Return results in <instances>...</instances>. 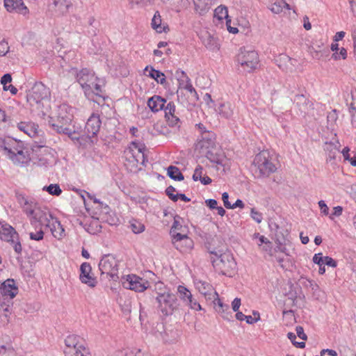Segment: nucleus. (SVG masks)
<instances>
[{
  "mask_svg": "<svg viewBox=\"0 0 356 356\" xmlns=\"http://www.w3.org/2000/svg\"><path fill=\"white\" fill-rule=\"evenodd\" d=\"M0 154L5 156L16 165H24L31 161L23 143L13 138H0Z\"/></svg>",
  "mask_w": 356,
  "mask_h": 356,
  "instance_id": "1",
  "label": "nucleus"
},
{
  "mask_svg": "<svg viewBox=\"0 0 356 356\" xmlns=\"http://www.w3.org/2000/svg\"><path fill=\"white\" fill-rule=\"evenodd\" d=\"M18 293L14 280L8 279L0 285V326H5L10 321L13 308V299Z\"/></svg>",
  "mask_w": 356,
  "mask_h": 356,
  "instance_id": "2",
  "label": "nucleus"
},
{
  "mask_svg": "<svg viewBox=\"0 0 356 356\" xmlns=\"http://www.w3.org/2000/svg\"><path fill=\"white\" fill-rule=\"evenodd\" d=\"M49 92L42 83L35 84L27 96V101L31 106H35L43 115L48 113L50 102L48 98Z\"/></svg>",
  "mask_w": 356,
  "mask_h": 356,
  "instance_id": "3",
  "label": "nucleus"
},
{
  "mask_svg": "<svg viewBox=\"0 0 356 356\" xmlns=\"http://www.w3.org/2000/svg\"><path fill=\"white\" fill-rule=\"evenodd\" d=\"M216 257H211V262L216 270L222 275H229L236 269V263L230 252L218 254L216 252H211Z\"/></svg>",
  "mask_w": 356,
  "mask_h": 356,
  "instance_id": "4",
  "label": "nucleus"
},
{
  "mask_svg": "<svg viewBox=\"0 0 356 356\" xmlns=\"http://www.w3.org/2000/svg\"><path fill=\"white\" fill-rule=\"evenodd\" d=\"M158 303L159 310L164 316L172 315L175 311L178 309L179 303L175 294L170 291L158 293L156 297Z\"/></svg>",
  "mask_w": 356,
  "mask_h": 356,
  "instance_id": "5",
  "label": "nucleus"
},
{
  "mask_svg": "<svg viewBox=\"0 0 356 356\" xmlns=\"http://www.w3.org/2000/svg\"><path fill=\"white\" fill-rule=\"evenodd\" d=\"M65 356H90L88 350L85 347L83 339L76 335H69L65 340Z\"/></svg>",
  "mask_w": 356,
  "mask_h": 356,
  "instance_id": "6",
  "label": "nucleus"
},
{
  "mask_svg": "<svg viewBox=\"0 0 356 356\" xmlns=\"http://www.w3.org/2000/svg\"><path fill=\"white\" fill-rule=\"evenodd\" d=\"M236 61L243 71L251 72L259 65V55L254 50H247L245 48H241L236 56Z\"/></svg>",
  "mask_w": 356,
  "mask_h": 356,
  "instance_id": "7",
  "label": "nucleus"
},
{
  "mask_svg": "<svg viewBox=\"0 0 356 356\" xmlns=\"http://www.w3.org/2000/svg\"><path fill=\"white\" fill-rule=\"evenodd\" d=\"M253 163L256 168L255 173L258 171L259 177H268L277 169L270 159L269 153L266 151L257 154L254 157Z\"/></svg>",
  "mask_w": 356,
  "mask_h": 356,
  "instance_id": "8",
  "label": "nucleus"
},
{
  "mask_svg": "<svg viewBox=\"0 0 356 356\" xmlns=\"http://www.w3.org/2000/svg\"><path fill=\"white\" fill-rule=\"evenodd\" d=\"M76 80L84 90L85 95L90 98V87L95 81H98L99 79L95 76V73L92 70L83 68L76 74Z\"/></svg>",
  "mask_w": 356,
  "mask_h": 356,
  "instance_id": "9",
  "label": "nucleus"
},
{
  "mask_svg": "<svg viewBox=\"0 0 356 356\" xmlns=\"http://www.w3.org/2000/svg\"><path fill=\"white\" fill-rule=\"evenodd\" d=\"M99 268L102 274L109 275L113 280L118 277V264L114 257L110 254L104 255L99 263Z\"/></svg>",
  "mask_w": 356,
  "mask_h": 356,
  "instance_id": "10",
  "label": "nucleus"
},
{
  "mask_svg": "<svg viewBox=\"0 0 356 356\" xmlns=\"http://www.w3.org/2000/svg\"><path fill=\"white\" fill-rule=\"evenodd\" d=\"M122 285L124 288L135 291L136 292H143L149 287L148 281L136 276L135 275H128L124 278Z\"/></svg>",
  "mask_w": 356,
  "mask_h": 356,
  "instance_id": "11",
  "label": "nucleus"
},
{
  "mask_svg": "<svg viewBox=\"0 0 356 356\" xmlns=\"http://www.w3.org/2000/svg\"><path fill=\"white\" fill-rule=\"evenodd\" d=\"M177 292L179 295V298L191 309L195 311H200L202 309L200 302L193 297L191 292L186 286L182 285L178 286Z\"/></svg>",
  "mask_w": 356,
  "mask_h": 356,
  "instance_id": "12",
  "label": "nucleus"
},
{
  "mask_svg": "<svg viewBox=\"0 0 356 356\" xmlns=\"http://www.w3.org/2000/svg\"><path fill=\"white\" fill-rule=\"evenodd\" d=\"M144 145L133 141L129 147L128 154H130L129 159H132L133 161L136 163L145 165V156L144 154Z\"/></svg>",
  "mask_w": 356,
  "mask_h": 356,
  "instance_id": "13",
  "label": "nucleus"
},
{
  "mask_svg": "<svg viewBox=\"0 0 356 356\" xmlns=\"http://www.w3.org/2000/svg\"><path fill=\"white\" fill-rule=\"evenodd\" d=\"M80 272L79 280L83 284L92 288L97 285V279L91 274L92 267L89 263H83L80 266Z\"/></svg>",
  "mask_w": 356,
  "mask_h": 356,
  "instance_id": "14",
  "label": "nucleus"
},
{
  "mask_svg": "<svg viewBox=\"0 0 356 356\" xmlns=\"http://www.w3.org/2000/svg\"><path fill=\"white\" fill-rule=\"evenodd\" d=\"M175 247L180 252H185L193 247V241L186 234L177 233L173 236L172 239Z\"/></svg>",
  "mask_w": 356,
  "mask_h": 356,
  "instance_id": "15",
  "label": "nucleus"
},
{
  "mask_svg": "<svg viewBox=\"0 0 356 356\" xmlns=\"http://www.w3.org/2000/svg\"><path fill=\"white\" fill-rule=\"evenodd\" d=\"M101 124L102 122L99 115L92 113L88 119L85 127V133L87 136L92 138L97 136L100 129Z\"/></svg>",
  "mask_w": 356,
  "mask_h": 356,
  "instance_id": "16",
  "label": "nucleus"
},
{
  "mask_svg": "<svg viewBox=\"0 0 356 356\" xmlns=\"http://www.w3.org/2000/svg\"><path fill=\"white\" fill-rule=\"evenodd\" d=\"M31 217V223L33 225H35L37 223H39L40 227L42 225H45L49 221V218H52L51 214L43 211L38 207H35L31 213L28 216Z\"/></svg>",
  "mask_w": 356,
  "mask_h": 356,
  "instance_id": "17",
  "label": "nucleus"
},
{
  "mask_svg": "<svg viewBox=\"0 0 356 356\" xmlns=\"http://www.w3.org/2000/svg\"><path fill=\"white\" fill-rule=\"evenodd\" d=\"M50 9L58 15H64L72 6L71 0H49Z\"/></svg>",
  "mask_w": 356,
  "mask_h": 356,
  "instance_id": "18",
  "label": "nucleus"
},
{
  "mask_svg": "<svg viewBox=\"0 0 356 356\" xmlns=\"http://www.w3.org/2000/svg\"><path fill=\"white\" fill-rule=\"evenodd\" d=\"M4 6L9 13L15 12L24 16L29 13L22 0H4Z\"/></svg>",
  "mask_w": 356,
  "mask_h": 356,
  "instance_id": "19",
  "label": "nucleus"
},
{
  "mask_svg": "<svg viewBox=\"0 0 356 356\" xmlns=\"http://www.w3.org/2000/svg\"><path fill=\"white\" fill-rule=\"evenodd\" d=\"M341 145L339 140L334 142H325L323 149L326 153V161L334 163L337 154L339 153Z\"/></svg>",
  "mask_w": 356,
  "mask_h": 356,
  "instance_id": "20",
  "label": "nucleus"
},
{
  "mask_svg": "<svg viewBox=\"0 0 356 356\" xmlns=\"http://www.w3.org/2000/svg\"><path fill=\"white\" fill-rule=\"evenodd\" d=\"M0 238L7 242L14 243L18 234L14 228L7 223H0Z\"/></svg>",
  "mask_w": 356,
  "mask_h": 356,
  "instance_id": "21",
  "label": "nucleus"
},
{
  "mask_svg": "<svg viewBox=\"0 0 356 356\" xmlns=\"http://www.w3.org/2000/svg\"><path fill=\"white\" fill-rule=\"evenodd\" d=\"M294 103L300 111L306 115L309 114L314 109V104L304 95H297L294 98Z\"/></svg>",
  "mask_w": 356,
  "mask_h": 356,
  "instance_id": "22",
  "label": "nucleus"
},
{
  "mask_svg": "<svg viewBox=\"0 0 356 356\" xmlns=\"http://www.w3.org/2000/svg\"><path fill=\"white\" fill-rule=\"evenodd\" d=\"M210 300L213 301L216 311L220 314L224 319L227 321L231 320L232 318V313L230 311L229 306L227 304H224L219 298L218 295L216 298L210 299Z\"/></svg>",
  "mask_w": 356,
  "mask_h": 356,
  "instance_id": "23",
  "label": "nucleus"
},
{
  "mask_svg": "<svg viewBox=\"0 0 356 356\" xmlns=\"http://www.w3.org/2000/svg\"><path fill=\"white\" fill-rule=\"evenodd\" d=\"M196 289L202 294L207 300L216 298L218 293L213 287L208 282L204 281H198L195 283Z\"/></svg>",
  "mask_w": 356,
  "mask_h": 356,
  "instance_id": "24",
  "label": "nucleus"
},
{
  "mask_svg": "<svg viewBox=\"0 0 356 356\" xmlns=\"http://www.w3.org/2000/svg\"><path fill=\"white\" fill-rule=\"evenodd\" d=\"M166 102V99L161 96L154 95L148 99L147 106L152 112L156 113L164 108V105Z\"/></svg>",
  "mask_w": 356,
  "mask_h": 356,
  "instance_id": "25",
  "label": "nucleus"
},
{
  "mask_svg": "<svg viewBox=\"0 0 356 356\" xmlns=\"http://www.w3.org/2000/svg\"><path fill=\"white\" fill-rule=\"evenodd\" d=\"M51 219L52 222H50L49 221L46 226L49 227L51 234L55 238L61 239L65 236V229L63 225L57 219H54L53 218Z\"/></svg>",
  "mask_w": 356,
  "mask_h": 356,
  "instance_id": "26",
  "label": "nucleus"
},
{
  "mask_svg": "<svg viewBox=\"0 0 356 356\" xmlns=\"http://www.w3.org/2000/svg\"><path fill=\"white\" fill-rule=\"evenodd\" d=\"M17 200L27 216L36 207V203L33 200L25 197L24 195L18 194L17 195Z\"/></svg>",
  "mask_w": 356,
  "mask_h": 356,
  "instance_id": "27",
  "label": "nucleus"
},
{
  "mask_svg": "<svg viewBox=\"0 0 356 356\" xmlns=\"http://www.w3.org/2000/svg\"><path fill=\"white\" fill-rule=\"evenodd\" d=\"M49 125L58 134H63L67 136H71L72 134H74V131L72 130L68 127L63 125V124H61L60 121H58L57 119L53 120L52 118H50V120H49Z\"/></svg>",
  "mask_w": 356,
  "mask_h": 356,
  "instance_id": "28",
  "label": "nucleus"
},
{
  "mask_svg": "<svg viewBox=\"0 0 356 356\" xmlns=\"http://www.w3.org/2000/svg\"><path fill=\"white\" fill-rule=\"evenodd\" d=\"M197 129L200 130V131L204 135H207L208 136H202V146L203 147H209L210 146H213L214 144H215V142H214V134H212V133H209L207 131L206 129V127H204V125L202 123H199V124H197L195 125Z\"/></svg>",
  "mask_w": 356,
  "mask_h": 356,
  "instance_id": "29",
  "label": "nucleus"
},
{
  "mask_svg": "<svg viewBox=\"0 0 356 356\" xmlns=\"http://www.w3.org/2000/svg\"><path fill=\"white\" fill-rule=\"evenodd\" d=\"M202 40L204 45L211 51H216L219 49L218 40L216 38L211 35L207 31L202 35Z\"/></svg>",
  "mask_w": 356,
  "mask_h": 356,
  "instance_id": "30",
  "label": "nucleus"
},
{
  "mask_svg": "<svg viewBox=\"0 0 356 356\" xmlns=\"http://www.w3.org/2000/svg\"><path fill=\"white\" fill-rule=\"evenodd\" d=\"M17 127L29 136L33 138L38 135V125L33 122H23L17 124Z\"/></svg>",
  "mask_w": 356,
  "mask_h": 356,
  "instance_id": "31",
  "label": "nucleus"
},
{
  "mask_svg": "<svg viewBox=\"0 0 356 356\" xmlns=\"http://www.w3.org/2000/svg\"><path fill=\"white\" fill-rule=\"evenodd\" d=\"M234 105L229 102H222L219 104L217 111L225 118H230L234 111Z\"/></svg>",
  "mask_w": 356,
  "mask_h": 356,
  "instance_id": "32",
  "label": "nucleus"
},
{
  "mask_svg": "<svg viewBox=\"0 0 356 356\" xmlns=\"http://www.w3.org/2000/svg\"><path fill=\"white\" fill-rule=\"evenodd\" d=\"M145 72H148L147 75L155 79L159 83L163 85L166 82L165 74L159 70H154L152 67L147 66L145 68Z\"/></svg>",
  "mask_w": 356,
  "mask_h": 356,
  "instance_id": "33",
  "label": "nucleus"
},
{
  "mask_svg": "<svg viewBox=\"0 0 356 356\" xmlns=\"http://www.w3.org/2000/svg\"><path fill=\"white\" fill-rule=\"evenodd\" d=\"M58 121H60L65 127H68L72 122V115L66 113L65 105L60 106L59 107L58 113L57 115Z\"/></svg>",
  "mask_w": 356,
  "mask_h": 356,
  "instance_id": "34",
  "label": "nucleus"
},
{
  "mask_svg": "<svg viewBox=\"0 0 356 356\" xmlns=\"http://www.w3.org/2000/svg\"><path fill=\"white\" fill-rule=\"evenodd\" d=\"M195 9L200 15L206 13L211 8V0H193Z\"/></svg>",
  "mask_w": 356,
  "mask_h": 356,
  "instance_id": "35",
  "label": "nucleus"
},
{
  "mask_svg": "<svg viewBox=\"0 0 356 356\" xmlns=\"http://www.w3.org/2000/svg\"><path fill=\"white\" fill-rule=\"evenodd\" d=\"M168 175L175 181H182L184 179L179 169L174 165H170L168 168Z\"/></svg>",
  "mask_w": 356,
  "mask_h": 356,
  "instance_id": "36",
  "label": "nucleus"
},
{
  "mask_svg": "<svg viewBox=\"0 0 356 356\" xmlns=\"http://www.w3.org/2000/svg\"><path fill=\"white\" fill-rule=\"evenodd\" d=\"M152 27L158 33L164 31V27L161 26V17L158 11L155 13L152 19Z\"/></svg>",
  "mask_w": 356,
  "mask_h": 356,
  "instance_id": "37",
  "label": "nucleus"
},
{
  "mask_svg": "<svg viewBox=\"0 0 356 356\" xmlns=\"http://www.w3.org/2000/svg\"><path fill=\"white\" fill-rule=\"evenodd\" d=\"M214 16L221 20L228 17V9L225 6L220 5L214 10Z\"/></svg>",
  "mask_w": 356,
  "mask_h": 356,
  "instance_id": "38",
  "label": "nucleus"
},
{
  "mask_svg": "<svg viewBox=\"0 0 356 356\" xmlns=\"http://www.w3.org/2000/svg\"><path fill=\"white\" fill-rule=\"evenodd\" d=\"M180 73L181 74L182 76L186 77V83L184 88L188 91L195 97V99L197 100L199 99L198 95L191 83V79L186 76L184 71H181Z\"/></svg>",
  "mask_w": 356,
  "mask_h": 356,
  "instance_id": "39",
  "label": "nucleus"
},
{
  "mask_svg": "<svg viewBox=\"0 0 356 356\" xmlns=\"http://www.w3.org/2000/svg\"><path fill=\"white\" fill-rule=\"evenodd\" d=\"M0 356H17V353L10 345H2L0 346Z\"/></svg>",
  "mask_w": 356,
  "mask_h": 356,
  "instance_id": "40",
  "label": "nucleus"
},
{
  "mask_svg": "<svg viewBox=\"0 0 356 356\" xmlns=\"http://www.w3.org/2000/svg\"><path fill=\"white\" fill-rule=\"evenodd\" d=\"M207 157L213 163L220 165H225V159L222 155H214L213 153L208 152Z\"/></svg>",
  "mask_w": 356,
  "mask_h": 356,
  "instance_id": "41",
  "label": "nucleus"
},
{
  "mask_svg": "<svg viewBox=\"0 0 356 356\" xmlns=\"http://www.w3.org/2000/svg\"><path fill=\"white\" fill-rule=\"evenodd\" d=\"M87 23L89 26L88 33L92 35H95L97 31L98 22L93 17H90Z\"/></svg>",
  "mask_w": 356,
  "mask_h": 356,
  "instance_id": "42",
  "label": "nucleus"
},
{
  "mask_svg": "<svg viewBox=\"0 0 356 356\" xmlns=\"http://www.w3.org/2000/svg\"><path fill=\"white\" fill-rule=\"evenodd\" d=\"M164 327L162 323H157L152 330V334L158 339H163Z\"/></svg>",
  "mask_w": 356,
  "mask_h": 356,
  "instance_id": "43",
  "label": "nucleus"
},
{
  "mask_svg": "<svg viewBox=\"0 0 356 356\" xmlns=\"http://www.w3.org/2000/svg\"><path fill=\"white\" fill-rule=\"evenodd\" d=\"M165 112V117L175 115L176 107L173 102H169L166 105H164L163 109Z\"/></svg>",
  "mask_w": 356,
  "mask_h": 356,
  "instance_id": "44",
  "label": "nucleus"
},
{
  "mask_svg": "<svg viewBox=\"0 0 356 356\" xmlns=\"http://www.w3.org/2000/svg\"><path fill=\"white\" fill-rule=\"evenodd\" d=\"M131 229L135 234L142 233L145 230V225L137 220L131 222Z\"/></svg>",
  "mask_w": 356,
  "mask_h": 356,
  "instance_id": "45",
  "label": "nucleus"
},
{
  "mask_svg": "<svg viewBox=\"0 0 356 356\" xmlns=\"http://www.w3.org/2000/svg\"><path fill=\"white\" fill-rule=\"evenodd\" d=\"M98 81H95L94 83H92V85H91V87H90V96L91 94H94L96 96L102 97V86L98 83Z\"/></svg>",
  "mask_w": 356,
  "mask_h": 356,
  "instance_id": "46",
  "label": "nucleus"
},
{
  "mask_svg": "<svg viewBox=\"0 0 356 356\" xmlns=\"http://www.w3.org/2000/svg\"><path fill=\"white\" fill-rule=\"evenodd\" d=\"M47 191L49 194L56 196H58L62 193V190L58 184H50L47 187Z\"/></svg>",
  "mask_w": 356,
  "mask_h": 356,
  "instance_id": "47",
  "label": "nucleus"
},
{
  "mask_svg": "<svg viewBox=\"0 0 356 356\" xmlns=\"http://www.w3.org/2000/svg\"><path fill=\"white\" fill-rule=\"evenodd\" d=\"M250 216L257 223H261L263 220L262 213L257 211L254 208L251 209Z\"/></svg>",
  "mask_w": 356,
  "mask_h": 356,
  "instance_id": "48",
  "label": "nucleus"
},
{
  "mask_svg": "<svg viewBox=\"0 0 356 356\" xmlns=\"http://www.w3.org/2000/svg\"><path fill=\"white\" fill-rule=\"evenodd\" d=\"M30 238L34 241H40L44 238V232L42 230V227H40L39 230L36 231V232H31L29 234Z\"/></svg>",
  "mask_w": 356,
  "mask_h": 356,
  "instance_id": "49",
  "label": "nucleus"
},
{
  "mask_svg": "<svg viewBox=\"0 0 356 356\" xmlns=\"http://www.w3.org/2000/svg\"><path fill=\"white\" fill-rule=\"evenodd\" d=\"M165 118H167V121L169 126L179 127L180 120L179 118L176 115L168 116Z\"/></svg>",
  "mask_w": 356,
  "mask_h": 356,
  "instance_id": "50",
  "label": "nucleus"
},
{
  "mask_svg": "<svg viewBox=\"0 0 356 356\" xmlns=\"http://www.w3.org/2000/svg\"><path fill=\"white\" fill-rule=\"evenodd\" d=\"M176 191L175 188L172 186H168L165 189V193L168 196V197L172 200L173 202H177L178 200V195H175L173 193Z\"/></svg>",
  "mask_w": 356,
  "mask_h": 356,
  "instance_id": "51",
  "label": "nucleus"
},
{
  "mask_svg": "<svg viewBox=\"0 0 356 356\" xmlns=\"http://www.w3.org/2000/svg\"><path fill=\"white\" fill-rule=\"evenodd\" d=\"M346 56H347V51H346V49L343 47L341 48L340 49V51L339 53L338 52H334L332 57L334 59V60H339L341 58H343V59H346Z\"/></svg>",
  "mask_w": 356,
  "mask_h": 356,
  "instance_id": "52",
  "label": "nucleus"
},
{
  "mask_svg": "<svg viewBox=\"0 0 356 356\" xmlns=\"http://www.w3.org/2000/svg\"><path fill=\"white\" fill-rule=\"evenodd\" d=\"M8 124V120L5 112L0 109V129H5Z\"/></svg>",
  "mask_w": 356,
  "mask_h": 356,
  "instance_id": "53",
  "label": "nucleus"
},
{
  "mask_svg": "<svg viewBox=\"0 0 356 356\" xmlns=\"http://www.w3.org/2000/svg\"><path fill=\"white\" fill-rule=\"evenodd\" d=\"M9 51V46L7 42L2 40L0 42V56H5Z\"/></svg>",
  "mask_w": 356,
  "mask_h": 356,
  "instance_id": "54",
  "label": "nucleus"
},
{
  "mask_svg": "<svg viewBox=\"0 0 356 356\" xmlns=\"http://www.w3.org/2000/svg\"><path fill=\"white\" fill-rule=\"evenodd\" d=\"M202 167L201 165H197L194 171V174L193 175V179L194 181H198L201 179L202 175Z\"/></svg>",
  "mask_w": 356,
  "mask_h": 356,
  "instance_id": "55",
  "label": "nucleus"
},
{
  "mask_svg": "<svg viewBox=\"0 0 356 356\" xmlns=\"http://www.w3.org/2000/svg\"><path fill=\"white\" fill-rule=\"evenodd\" d=\"M11 81V75L10 74H5L1 79V83L3 85V89H6L7 84L10 83Z\"/></svg>",
  "mask_w": 356,
  "mask_h": 356,
  "instance_id": "56",
  "label": "nucleus"
},
{
  "mask_svg": "<svg viewBox=\"0 0 356 356\" xmlns=\"http://www.w3.org/2000/svg\"><path fill=\"white\" fill-rule=\"evenodd\" d=\"M318 204V206H319V207L321 209V213L323 215H325V216L328 215V213H329V208L327 207V206L325 204V201L320 200Z\"/></svg>",
  "mask_w": 356,
  "mask_h": 356,
  "instance_id": "57",
  "label": "nucleus"
},
{
  "mask_svg": "<svg viewBox=\"0 0 356 356\" xmlns=\"http://www.w3.org/2000/svg\"><path fill=\"white\" fill-rule=\"evenodd\" d=\"M323 261H324L323 263V265L326 264L329 266L334 267V268L337 266L336 261L330 257H327V256L324 257Z\"/></svg>",
  "mask_w": 356,
  "mask_h": 356,
  "instance_id": "58",
  "label": "nucleus"
},
{
  "mask_svg": "<svg viewBox=\"0 0 356 356\" xmlns=\"http://www.w3.org/2000/svg\"><path fill=\"white\" fill-rule=\"evenodd\" d=\"M296 334L298 337H300L302 340L307 339V335L304 332L303 327L301 326H297L296 328Z\"/></svg>",
  "mask_w": 356,
  "mask_h": 356,
  "instance_id": "59",
  "label": "nucleus"
},
{
  "mask_svg": "<svg viewBox=\"0 0 356 356\" xmlns=\"http://www.w3.org/2000/svg\"><path fill=\"white\" fill-rule=\"evenodd\" d=\"M323 259L324 257L322 256V253H317L313 257V261L318 265H321L324 262Z\"/></svg>",
  "mask_w": 356,
  "mask_h": 356,
  "instance_id": "60",
  "label": "nucleus"
},
{
  "mask_svg": "<svg viewBox=\"0 0 356 356\" xmlns=\"http://www.w3.org/2000/svg\"><path fill=\"white\" fill-rule=\"evenodd\" d=\"M222 200L223 201V203H224V206L227 208V209H230L232 207H231V203L229 202V195L227 192H225L222 193Z\"/></svg>",
  "mask_w": 356,
  "mask_h": 356,
  "instance_id": "61",
  "label": "nucleus"
},
{
  "mask_svg": "<svg viewBox=\"0 0 356 356\" xmlns=\"http://www.w3.org/2000/svg\"><path fill=\"white\" fill-rule=\"evenodd\" d=\"M38 166L47 167L49 165L48 159L45 157H40L37 162H34Z\"/></svg>",
  "mask_w": 356,
  "mask_h": 356,
  "instance_id": "62",
  "label": "nucleus"
},
{
  "mask_svg": "<svg viewBox=\"0 0 356 356\" xmlns=\"http://www.w3.org/2000/svg\"><path fill=\"white\" fill-rule=\"evenodd\" d=\"M343 208L340 206L334 207L333 212L330 216L331 219H333V216H340L342 213Z\"/></svg>",
  "mask_w": 356,
  "mask_h": 356,
  "instance_id": "63",
  "label": "nucleus"
},
{
  "mask_svg": "<svg viewBox=\"0 0 356 356\" xmlns=\"http://www.w3.org/2000/svg\"><path fill=\"white\" fill-rule=\"evenodd\" d=\"M241 306V299L238 298H236L232 302V307L234 312H238L239 307Z\"/></svg>",
  "mask_w": 356,
  "mask_h": 356,
  "instance_id": "64",
  "label": "nucleus"
}]
</instances>
